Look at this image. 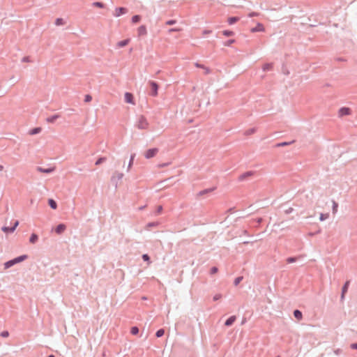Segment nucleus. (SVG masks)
Segmentation results:
<instances>
[{
  "mask_svg": "<svg viewBox=\"0 0 357 357\" xmlns=\"http://www.w3.org/2000/svg\"><path fill=\"white\" fill-rule=\"evenodd\" d=\"M29 258V256L27 255H22L18 257H16L12 259H10L4 263V268L8 269L10 267L13 266L14 265L19 264L20 262L24 261V260L27 259Z\"/></svg>",
  "mask_w": 357,
  "mask_h": 357,
  "instance_id": "nucleus-1",
  "label": "nucleus"
},
{
  "mask_svg": "<svg viewBox=\"0 0 357 357\" xmlns=\"http://www.w3.org/2000/svg\"><path fill=\"white\" fill-rule=\"evenodd\" d=\"M149 125V124L146 117L143 115H141L139 117L138 121L137 122V128L140 129V130H146L148 128Z\"/></svg>",
  "mask_w": 357,
  "mask_h": 357,
  "instance_id": "nucleus-2",
  "label": "nucleus"
},
{
  "mask_svg": "<svg viewBox=\"0 0 357 357\" xmlns=\"http://www.w3.org/2000/svg\"><path fill=\"white\" fill-rule=\"evenodd\" d=\"M149 84L151 86V91L149 93V95L153 97L157 96L158 93V88H159L158 84L156 82L153 81V80H150L149 82Z\"/></svg>",
  "mask_w": 357,
  "mask_h": 357,
  "instance_id": "nucleus-3",
  "label": "nucleus"
},
{
  "mask_svg": "<svg viewBox=\"0 0 357 357\" xmlns=\"http://www.w3.org/2000/svg\"><path fill=\"white\" fill-rule=\"evenodd\" d=\"M158 148H151L149 149L144 153V157L146 159H150L153 158L158 152Z\"/></svg>",
  "mask_w": 357,
  "mask_h": 357,
  "instance_id": "nucleus-4",
  "label": "nucleus"
},
{
  "mask_svg": "<svg viewBox=\"0 0 357 357\" xmlns=\"http://www.w3.org/2000/svg\"><path fill=\"white\" fill-rule=\"evenodd\" d=\"M351 109L349 107H340L338 110V116L339 117H342L344 116L351 114Z\"/></svg>",
  "mask_w": 357,
  "mask_h": 357,
  "instance_id": "nucleus-5",
  "label": "nucleus"
},
{
  "mask_svg": "<svg viewBox=\"0 0 357 357\" xmlns=\"http://www.w3.org/2000/svg\"><path fill=\"white\" fill-rule=\"evenodd\" d=\"M254 172L253 171H248V172H245L243 174H241L239 176H238V181H245L248 178L252 176L253 174H254Z\"/></svg>",
  "mask_w": 357,
  "mask_h": 357,
  "instance_id": "nucleus-6",
  "label": "nucleus"
},
{
  "mask_svg": "<svg viewBox=\"0 0 357 357\" xmlns=\"http://www.w3.org/2000/svg\"><path fill=\"white\" fill-rule=\"evenodd\" d=\"M349 284H350V282L347 280L344 282V284H343V286L342 287V292H341V297H340L341 301H343V300L344 299V296H345L346 293L348 291Z\"/></svg>",
  "mask_w": 357,
  "mask_h": 357,
  "instance_id": "nucleus-7",
  "label": "nucleus"
},
{
  "mask_svg": "<svg viewBox=\"0 0 357 357\" xmlns=\"http://www.w3.org/2000/svg\"><path fill=\"white\" fill-rule=\"evenodd\" d=\"M125 102L129 104L135 105L134 96L130 92H126L124 94Z\"/></svg>",
  "mask_w": 357,
  "mask_h": 357,
  "instance_id": "nucleus-8",
  "label": "nucleus"
},
{
  "mask_svg": "<svg viewBox=\"0 0 357 357\" xmlns=\"http://www.w3.org/2000/svg\"><path fill=\"white\" fill-rule=\"evenodd\" d=\"M66 229V225L64 223H60L54 229V231L59 234L61 235L63 234L65 230Z\"/></svg>",
  "mask_w": 357,
  "mask_h": 357,
  "instance_id": "nucleus-9",
  "label": "nucleus"
},
{
  "mask_svg": "<svg viewBox=\"0 0 357 357\" xmlns=\"http://www.w3.org/2000/svg\"><path fill=\"white\" fill-rule=\"evenodd\" d=\"M128 12V9L125 7H117L115 9L114 16L118 17L122 15L126 14Z\"/></svg>",
  "mask_w": 357,
  "mask_h": 357,
  "instance_id": "nucleus-10",
  "label": "nucleus"
},
{
  "mask_svg": "<svg viewBox=\"0 0 357 357\" xmlns=\"http://www.w3.org/2000/svg\"><path fill=\"white\" fill-rule=\"evenodd\" d=\"M36 170L41 173L51 174L55 170V168L54 167L43 168L42 167L38 166L36 167Z\"/></svg>",
  "mask_w": 357,
  "mask_h": 357,
  "instance_id": "nucleus-11",
  "label": "nucleus"
},
{
  "mask_svg": "<svg viewBox=\"0 0 357 357\" xmlns=\"http://www.w3.org/2000/svg\"><path fill=\"white\" fill-rule=\"evenodd\" d=\"M264 31V25L261 23L258 22L255 27L250 29L252 33L262 32Z\"/></svg>",
  "mask_w": 357,
  "mask_h": 357,
  "instance_id": "nucleus-12",
  "label": "nucleus"
},
{
  "mask_svg": "<svg viewBox=\"0 0 357 357\" xmlns=\"http://www.w3.org/2000/svg\"><path fill=\"white\" fill-rule=\"evenodd\" d=\"M236 319V317L235 315L230 316L225 321V326H227V327L232 326L233 324L235 322Z\"/></svg>",
  "mask_w": 357,
  "mask_h": 357,
  "instance_id": "nucleus-13",
  "label": "nucleus"
},
{
  "mask_svg": "<svg viewBox=\"0 0 357 357\" xmlns=\"http://www.w3.org/2000/svg\"><path fill=\"white\" fill-rule=\"evenodd\" d=\"M137 33H138V36H145L147 34V30H146V25H141L140 26H139V28L137 29Z\"/></svg>",
  "mask_w": 357,
  "mask_h": 357,
  "instance_id": "nucleus-14",
  "label": "nucleus"
},
{
  "mask_svg": "<svg viewBox=\"0 0 357 357\" xmlns=\"http://www.w3.org/2000/svg\"><path fill=\"white\" fill-rule=\"evenodd\" d=\"M215 188H216L215 187L206 188L204 190L199 191L198 192L197 195L202 196V195H206V194L210 193V192H213V190H215Z\"/></svg>",
  "mask_w": 357,
  "mask_h": 357,
  "instance_id": "nucleus-15",
  "label": "nucleus"
},
{
  "mask_svg": "<svg viewBox=\"0 0 357 357\" xmlns=\"http://www.w3.org/2000/svg\"><path fill=\"white\" fill-rule=\"evenodd\" d=\"M60 117V115L58 114H55L54 115H52L50 116H48L47 119H46V121L47 123H53L55 122V121L56 119H58Z\"/></svg>",
  "mask_w": 357,
  "mask_h": 357,
  "instance_id": "nucleus-16",
  "label": "nucleus"
},
{
  "mask_svg": "<svg viewBox=\"0 0 357 357\" xmlns=\"http://www.w3.org/2000/svg\"><path fill=\"white\" fill-rule=\"evenodd\" d=\"M293 314H294V317L298 320H301L303 318V313L299 310H297V309L294 310L293 312Z\"/></svg>",
  "mask_w": 357,
  "mask_h": 357,
  "instance_id": "nucleus-17",
  "label": "nucleus"
},
{
  "mask_svg": "<svg viewBox=\"0 0 357 357\" xmlns=\"http://www.w3.org/2000/svg\"><path fill=\"white\" fill-rule=\"evenodd\" d=\"M41 130H42V128L40 127H35L29 131V134L30 135H35L40 133L41 132Z\"/></svg>",
  "mask_w": 357,
  "mask_h": 357,
  "instance_id": "nucleus-18",
  "label": "nucleus"
},
{
  "mask_svg": "<svg viewBox=\"0 0 357 357\" xmlns=\"http://www.w3.org/2000/svg\"><path fill=\"white\" fill-rule=\"evenodd\" d=\"M130 38H127V39H124V40H120L117 43V47H123L125 46H126L129 42H130Z\"/></svg>",
  "mask_w": 357,
  "mask_h": 357,
  "instance_id": "nucleus-19",
  "label": "nucleus"
},
{
  "mask_svg": "<svg viewBox=\"0 0 357 357\" xmlns=\"http://www.w3.org/2000/svg\"><path fill=\"white\" fill-rule=\"evenodd\" d=\"M38 241V235L36 233H32L29 238V242L32 244L36 243Z\"/></svg>",
  "mask_w": 357,
  "mask_h": 357,
  "instance_id": "nucleus-20",
  "label": "nucleus"
},
{
  "mask_svg": "<svg viewBox=\"0 0 357 357\" xmlns=\"http://www.w3.org/2000/svg\"><path fill=\"white\" fill-rule=\"evenodd\" d=\"M48 205L51 208L54 210L56 209L58 206L56 202L52 198L48 199Z\"/></svg>",
  "mask_w": 357,
  "mask_h": 357,
  "instance_id": "nucleus-21",
  "label": "nucleus"
},
{
  "mask_svg": "<svg viewBox=\"0 0 357 357\" xmlns=\"http://www.w3.org/2000/svg\"><path fill=\"white\" fill-rule=\"evenodd\" d=\"M239 20H240V18L238 17L232 16V17H229L227 19V22L229 25H232V24H235L236 22H237Z\"/></svg>",
  "mask_w": 357,
  "mask_h": 357,
  "instance_id": "nucleus-22",
  "label": "nucleus"
},
{
  "mask_svg": "<svg viewBox=\"0 0 357 357\" xmlns=\"http://www.w3.org/2000/svg\"><path fill=\"white\" fill-rule=\"evenodd\" d=\"M1 231L7 234L14 232L12 227H8V226H3L1 227Z\"/></svg>",
  "mask_w": 357,
  "mask_h": 357,
  "instance_id": "nucleus-23",
  "label": "nucleus"
},
{
  "mask_svg": "<svg viewBox=\"0 0 357 357\" xmlns=\"http://www.w3.org/2000/svg\"><path fill=\"white\" fill-rule=\"evenodd\" d=\"M294 142V140L290 141V142H280V143L276 144L275 146H276V147L285 146H287V145L291 144H293Z\"/></svg>",
  "mask_w": 357,
  "mask_h": 357,
  "instance_id": "nucleus-24",
  "label": "nucleus"
},
{
  "mask_svg": "<svg viewBox=\"0 0 357 357\" xmlns=\"http://www.w3.org/2000/svg\"><path fill=\"white\" fill-rule=\"evenodd\" d=\"M272 68H273V63H265L262 67L263 71H268V70H271Z\"/></svg>",
  "mask_w": 357,
  "mask_h": 357,
  "instance_id": "nucleus-25",
  "label": "nucleus"
},
{
  "mask_svg": "<svg viewBox=\"0 0 357 357\" xmlns=\"http://www.w3.org/2000/svg\"><path fill=\"white\" fill-rule=\"evenodd\" d=\"M135 155H136L135 153L131 154L130 158V160H129V162H128V169H127L128 171H129V169H130V167L133 165V161L135 160Z\"/></svg>",
  "mask_w": 357,
  "mask_h": 357,
  "instance_id": "nucleus-26",
  "label": "nucleus"
},
{
  "mask_svg": "<svg viewBox=\"0 0 357 357\" xmlns=\"http://www.w3.org/2000/svg\"><path fill=\"white\" fill-rule=\"evenodd\" d=\"M142 19L141 15H135L132 17L131 21L133 24L138 23Z\"/></svg>",
  "mask_w": 357,
  "mask_h": 357,
  "instance_id": "nucleus-27",
  "label": "nucleus"
},
{
  "mask_svg": "<svg viewBox=\"0 0 357 357\" xmlns=\"http://www.w3.org/2000/svg\"><path fill=\"white\" fill-rule=\"evenodd\" d=\"M130 333L133 335H136L139 333V328L136 326H132L130 328Z\"/></svg>",
  "mask_w": 357,
  "mask_h": 357,
  "instance_id": "nucleus-28",
  "label": "nucleus"
},
{
  "mask_svg": "<svg viewBox=\"0 0 357 357\" xmlns=\"http://www.w3.org/2000/svg\"><path fill=\"white\" fill-rule=\"evenodd\" d=\"M222 34L225 36L230 37V36H233L234 35V32L233 31H231V30H224L222 31Z\"/></svg>",
  "mask_w": 357,
  "mask_h": 357,
  "instance_id": "nucleus-29",
  "label": "nucleus"
},
{
  "mask_svg": "<svg viewBox=\"0 0 357 357\" xmlns=\"http://www.w3.org/2000/svg\"><path fill=\"white\" fill-rule=\"evenodd\" d=\"M93 6H95V7H98V8H103L105 7V5L104 3L101 2V1H95L93 3Z\"/></svg>",
  "mask_w": 357,
  "mask_h": 357,
  "instance_id": "nucleus-30",
  "label": "nucleus"
},
{
  "mask_svg": "<svg viewBox=\"0 0 357 357\" xmlns=\"http://www.w3.org/2000/svg\"><path fill=\"white\" fill-rule=\"evenodd\" d=\"M164 334H165V330L163 328H160L156 331L155 336L157 337H161L164 335Z\"/></svg>",
  "mask_w": 357,
  "mask_h": 357,
  "instance_id": "nucleus-31",
  "label": "nucleus"
},
{
  "mask_svg": "<svg viewBox=\"0 0 357 357\" xmlns=\"http://www.w3.org/2000/svg\"><path fill=\"white\" fill-rule=\"evenodd\" d=\"M142 258L144 261L147 262L148 264H151V258L148 254H143Z\"/></svg>",
  "mask_w": 357,
  "mask_h": 357,
  "instance_id": "nucleus-32",
  "label": "nucleus"
},
{
  "mask_svg": "<svg viewBox=\"0 0 357 357\" xmlns=\"http://www.w3.org/2000/svg\"><path fill=\"white\" fill-rule=\"evenodd\" d=\"M64 20L63 18H61V17H58L55 20V22L54 24L56 25V26H61V25H63L64 24Z\"/></svg>",
  "mask_w": 357,
  "mask_h": 357,
  "instance_id": "nucleus-33",
  "label": "nucleus"
},
{
  "mask_svg": "<svg viewBox=\"0 0 357 357\" xmlns=\"http://www.w3.org/2000/svg\"><path fill=\"white\" fill-rule=\"evenodd\" d=\"M243 276H238L237 278H236L234 280V286H238L239 284V283L243 280Z\"/></svg>",
  "mask_w": 357,
  "mask_h": 357,
  "instance_id": "nucleus-34",
  "label": "nucleus"
},
{
  "mask_svg": "<svg viewBox=\"0 0 357 357\" xmlns=\"http://www.w3.org/2000/svg\"><path fill=\"white\" fill-rule=\"evenodd\" d=\"M236 40L235 39H229L227 41L224 43V45L227 47L231 46L232 44L235 43Z\"/></svg>",
  "mask_w": 357,
  "mask_h": 357,
  "instance_id": "nucleus-35",
  "label": "nucleus"
},
{
  "mask_svg": "<svg viewBox=\"0 0 357 357\" xmlns=\"http://www.w3.org/2000/svg\"><path fill=\"white\" fill-rule=\"evenodd\" d=\"M106 158L105 157H100L95 162V165H100V164H102V162H104L105 160H106Z\"/></svg>",
  "mask_w": 357,
  "mask_h": 357,
  "instance_id": "nucleus-36",
  "label": "nucleus"
},
{
  "mask_svg": "<svg viewBox=\"0 0 357 357\" xmlns=\"http://www.w3.org/2000/svg\"><path fill=\"white\" fill-rule=\"evenodd\" d=\"M255 132H256V128H249L248 130H247L245 132V135H250L254 134Z\"/></svg>",
  "mask_w": 357,
  "mask_h": 357,
  "instance_id": "nucleus-37",
  "label": "nucleus"
},
{
  "mask_svg": "<svg viewBox=\"0 0 357 357\" xmlns=\"http://www.w3.org/2000/svg\"><path fill=\"white\" fill-rule=\"evenodd\" d=\"M329 217V215L328 213H320V215H319V220L320 221H324L325 220H326Z\"/></svg>",
  "mask_w": 357,
  "mask_h": 357,
  "instance_id": "nucleus-38",
  "label": "nucleus"
},
{
  "mask_svg": "<svg viewBox=\"0 0 357 357\" xmlns=\"http://www.w3.org/2000/svg\"><path fill=\"white\" fill-rule=\"evenodd\" d=\"M338 204L335 201H333L332 211L333 213H335L337 211Z\"/></svg>",
  "mask_w": 357,
  "mask_h": 357,
  "instance_id": "nucleus-39",
  "label": "nucleus"
},
{
  "mask_svg": "<svg viewBox=\"0 0 357 357\" xmlns=\"http://www.w3.org/2000/svg\"><path fill=\"white\" fill-rule=\"evenodd\" d=\"M158 222H150L149 223H147L146 225V228H150V227H156L158 225Z\"/></svg>",
  "mask_w": 357,
  "mask_h": 357,
  "instance_id": "nucleus-40",
  "label": "nucleus"
},
{
  "mask_svg": "<svg viewBox=\"0 0 357 357\" xmlns=\"http://www.w3.org/2000/svg\"><path fill=\"white\" fill-rule=\"evenodd\" d=\"M297 260V258L295 257H289L287 259V262L289 264H291L294 262H296Z\"/></svg>",
  "mask_w": 357,
  "mask_h": 357,
  "instance_id": "nucleus-41",
  "label": "nucleus"
},
{
  "mask_svg": "<svg viewBox=\"0 0 357 357\" xmlns=\"http://www.w3.org/2000/svg\"><path fill=\"white\" fill-rule=\"evenodd\" d=\"M218 271V267L216 266H213L211 268V270H210V274L211 275H214Z\"/></svg>",
  "mask_w": 357,
  "mask_h": 357,
  "instance_id": "nucleus-42",
  "label": "nucleus"
},
{
  "mask_svg": "<svg viewBox=\"0 0 357 357\" xmlns=\"http://www.w3.org/2000/svg\"><path fill=\"white\" fill-rule=\"evenodd\" d=\"M92 100V96L90 95V94H86L85 96H84V102H91Z\"/></svg>",
  "mask_w": 357,
  "mask_h": 357,
  "instance_id": "nucleus-43",
  "label": "nucleus"
},
{
  "mask_svg": "<svg viewBox=\"0 0 357 357\" xmlns=\"http://www.w3.org/2000/svg\"><path fill=\"white\" fill-rule=\"evenodd\" d=\"M176 23V20H169L165 22L166 25H174Z\"/></svg>",
  "mask_w": 357,
  "mask_h": 357,
  "instance_id": "nucleus-44",
  "label": "nucleus"
},
{
  "mask_svg": "<svg viewBox=\"0 0 357 357\" xmlns=\"http://www.w3.org/2000/svg\"><path fill=\"white\" fill-rule=\"evenodd\" d=\"M0 335L2 337H7L9 336V332L8 331H3Z\"/></svg>",
  "mask_w": 357,
  "mask_h": 357,
  "instance_id": "nucleus-45",
  "label": "nucleus"
},
{
  "mask_svg": "<svg viewBox=\"0 0 357 357\" xmlns=\"http://www.w3.org/2000/svg\"><path fill=\"white\" fill-rule=\"evenodd\" d=\"M221 298H222V294H217L213 296V300L214 301H217L220 300Z\"/></svg>",
  "mask_w": 357,
  "mask_h": 357,
  "instance_id": "nucleus-46",
  "label": "nucleus"
},
{
  "mask_svg": "<svg viewBox=\"0 0 357 357\" xmlns=\"http://www.w3.org/2000/svg\"><path fill=\"white\" fill-rule=\"evenodd\" d=\"M162 211V206H157V209H156V211H155V214H160Z\"/></svg>",
  "mask_w": 357,
  "mask_h": 357,
  "instance_id": "nucleus-47",
  "label": "nucleus"
},
{
  "mask_svg": "<svg viewBox=\"0 0 357 357\" xmlns=\"http://www.w3.org/2000/svg\"><path fill=\"white\" fill-rule=\"evenodd\" d=\"M293 211H294V208H293L292 207H289V208H288L287 209H286V210L284 211V213H285L286 214H290V213H291Z\"/></svg>",
  "mask_w": 357,
  "mask_h": 357,
  "instance_id": "nucleus-48",
  "label": "nucleus"
},
{
  "mask_svg": "<svg viewBox=\"0 0 357 357\" xmlns=\"http://www.w3.org/2000/svg\"><path fill=\"white\" fill-rule=\"evenodd\" d=\"M18 225H19V221L18 220L15 221L13 225L11 226L14 231Z\"/></svg>",
  "mask_w": 357,
  "mask_h": 357,
  "instance_id": "nucleus-49",
  "label": "nucleus"
},
{
  "mask_svg": "<svg viewBox=\"0 0 357 357\" xmlns=\"http://www.w3.org/2000/svg\"><path fill=\"white\" fill-rule=\"evenodd\" d=\"M180 31V29H178V28H171V29H168V32L169 33L177 32V31Z\"/></svg>",
  "mask_w": 357,
  "mask_h": 357,
  "instance_id": "nucleus-50",
  "label": "nucleus"
},
{
  "mask_svg": "<svg viewBox=\"0 0 357 357\" xmlns=\"http://www.w3.org/2000/svg\"><path fill=\"white\" fill-rule=\"evenodd\" d=\"M123 177V173H119V172L116 173L117 180H121V179H122Z\"/></svg>",
  "mask_w": 357,
  "mask_h": 357,
  "instance_id": "nucleus-51",
  "label": "nucleus"
},
{
  "mask_svg": "<svg viewBox=\"0 0 357 357\" xmlns=\"http://www.w3.org/2000/svg\"><path fill=\"white\" fill-rule=\"evenodd\" d=\"M30 57L29 56H24L22 59V62H30Z\"/></svg>",
  "mask_w": 357,
  "mask_h": 357,
  "instance_id": "nucleus-52",
  "label": "nucleus"
},
{
  "mask_svg": "<svg viewBox=\"0 0 357 357\" xmlns=\"http://www.w3.org/2000/svg\"><path fill=\"white\" fill-rule=\"evenodd\" d=\"M350 347H351L352 349H357V342L352 343V344L350 345Z\"/></svg>",
  "mask_w": 357,
  "mask_h": 357,
  "instance_id": "nucleus-53",
  "label": "nucleus"
},
{
  "mask_svg": "<svg viewBox=\"0 0 357 357\" xmlns=\"http://www.w3.org/2000/svg\"><path fill=\"white\" fill-rule=\"evenodd\" d=\"M259 14L257 13H255V12H252L250 13L248 16L250 17H254V16H257Z\"/></svg>",
  "mask_w": 357,
  "mask_h": 357,
  "instance_id": "nucleus-54",
  "label": "nucleus"
},
{
  "mask_svg": "<svg viewBox=\"0 0 357 357\" xmlns=\"http://www.w3.org/2000/svg\"><path fill=\"white\" fill-rule=\"evenodd\" d=\"M195 66L200 68H203V69L205 68V66L203 64H200L199 63H196Z\"/></svg>",
  "mask_w": 357,
  "mask_h": 357,
  "instance_id": "nucleus-55",
  "label": "nucleus"
},
{
  "mask_svg": "<svg viewBox=\"0 0 357 357\" xmlns=\"http://www.w3.org/2000/svg\"><path fill=\"white\" fill-rule=\"evenodd\" d=\"M212 32L211 30H208V29H205L203 31V34H208V33H211Z\"/></svg>",
  "mask_w": 357,
  "mask_h": 357,
  "instance_id": "nucleus-56",
  "label": "nucleus"
},
{
  "mask_svg": "<svg viewBox=\"0 0 357 357\" xmlns=\"http://www.w3.org/2000/svg\"><path fill=\"white\" fill-rule=\"evenodd\" d=\"M256 221L258 224H261L263 221V218H258L256 219Z\"/></svg>",
  "mask_w": 357,
  "mask_h": 357,
  "instance_id": "nucleus-57",
  "label": "nucleus"
},
{
  "mask_svg": "<svg viewBox=\"0 0 357 357\" xmlns=\"http://www.w3.org/2000/svg\"><path fill=\"white\" fill-rule=\"evenodd\" d=\"M342 352V350L340 349H337L336 350L334 351V353L336 354V355H339L340 353Z\"/></svg>",
  "mask_w": 357,
  "mask_h": 357,
  "instance_id": "nucleus-58",
  "label": "nucleus"
},
{
  "mask_svg": "<svg viewBox=\"0 0 357 357\" xmlns=\"http://www.w3.org/2000/svg\"><path fill=\"white\" fill-rule=\"evenodd\" d=\"M336 60H337V61H346V60H345L344 58H342V57H337V58L336 59Z\"/></svg>",
  "mask_w": 357,
  "mask_h": 357,
  "instance_id": "nucleus-59",
  "label": "nucleus"
},
{
  "mask_svg": "<svg viewBox=\"0 0 357 357\" xmlns=\"http://www.w3.org/2000/svg\"><path fill=\"white\" fill-rule=\"evenodd\" d=\"M234 209V207L229 208L227 210V213H233Z\"/></svg>",
  "mask_w": 357,
  "mask_h": 357,
  "instance_id": "nucleus-60",
  "label": "nucleus"
},
{
  "mask_svg": "<svg viewBox=\"0 0 357 357\" xmlns=\"http://www.w3.org/2000/svg\"><path fill=\"white\" fill-rule=\"evenodd\" d=\"M204 69H205L206 74H208L210 73V70L208 68L205 67Z\"/></svg>",
  "mask_w": 357,
  "mask_h": 357,
  "instance_id": "nucleus-61",
  "label": "nucleus"
},
{
  "mask_svg": "<svg viewBox=\"0 0 357 357\" xmlns=\"http://www.w3.org/2000/svg\"><path fill=\"white\" fill-rule=\"evenodd\" d=\"M47 357H55V356H54V355H53V354H50V355H49Z\"/></svg>",
  "mask_w": 357,
  "mask_h": 357,
  "instance_id": "nucleus-62",
  "label": "nucleus"
},
{
  "mask_svg": "<svg viewBox=\"0 0 357 357\" xmlns=\"http://www.w3.org/2000/svg\"><path fill=\"white\" fill-rule=\"evenodd\" d=\"M3 169V166L0 165V171Z\"/></svg>",
  "mask_w": 357,
  "mask_h": 357,
  "instance_id": "nucleus-63",
  "label": "nucleus"
},
{
  "mask_svg": "<svg viewBox=\"0 0 357 357\" xmlns=\"http://www.w3.org/2000/svg\"><path fill=\"white\" fill-rule=\"evenodd\" d=\"M144 208V206H141V207L139 208V209H140V210H142V209H143Z\"/></svg>",
  "mask_w": 357,
  "mask_h": 357,
  "instance_id": "nucleus-64",
  "label": "nucleus"
}]
</instances>
